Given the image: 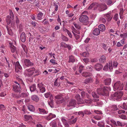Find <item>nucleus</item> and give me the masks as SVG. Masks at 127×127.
Segmentation results:
<instances>
[{
    "label": "nucleus",
    "instance_id": "obj_12",
    "mask_svg": "<svg viewBox=\"0 0 127 127\" xmlns=\"http://www.w3.org/2000/svg\"><path fill=\"white\" fill-rule=\"evenodd\" d=\"M25 65L27 66L33 65V64L32 62L30 60L28 59H26L24 60V61Z\"/></svg>",
    "mask_w": 127,
    "mask_h": 127
},
{
    "label": "nucleus",
    "instance_id": "obj_20",
    "mask_svg": "<svg viewBox=\"0 0 127 127\" xmlns=\"http://www.w3.org/2000/svg\"><path fill=\"white\" fill-rule=\"evenodd\" d=\"M111 79L110 78H108L105 80L104 82L105 85H110L111 82Z\"/></svg>",
    "mask_w": 127,
    "mask_h": 127
},
{
    "label": "nucleus",
    "instance_id": "obj_37",
    "mask_svg": "<svg viewBox=\"0 0 127 127\" xmlns=\"http://www.w3.org/2000/svg\"><path fill=\"white\" fill-rule=\"evenodd\" d=\"M89 55V53L86 52H84L82 54V56L85 57H88Z\"/></svg>",
    "mask_w": 127,
    "mask_h": 127
},
{
    "label": "nucleus",
    "instance_id": "obj_59",
    "mask_svg": "<svg viewBox=\"0 0 127 127\" xmlns=\"http://www.w3.org/2000/svg\"><path fill=\"white\" fill-rule=\"evenodd\" d=\"M110 121L112 123L114 124V126L116 125V126H117V124L115 121H114L113 120H111Z\"/></svg>",
    "mask_w": 127,
    "mask_h": 127
},
{
    "label": "nucleus",
    "instance_id": "obj_28",
    "mask_svg": "<svg viewBox=\"0 0 127 127\" xmlns=\"http://www.w3.org/2000/svg\"><path fill=\"white\" fill-rule=\"evenodd\" d=\"M106 57L104 56H102L99 59V61L100 62L103 63L105 61Z\"/></svg>",
    "mask_w": 127,
    "mask_h": 127
},
{
    "label": "nucleus",
    "instance_id": "obj_30",
    "mask_svg": "<svg viewBox=\"0 0 127 127\" xmlns=\"http://www.w3.org/2000/svg\"><path fill=\"white\" fill-rule=\"evenodd\" d=\"M73 56H71L69 57V63L72 62L73 63L75 61V59L73 58Z\"/></svg>",
    "mask_w": 127,
    "mask_h": 127
},
{
    "label": "nucleus",
    "instance_id": "obj_24",
    "mask_svg": "<svg viewBox=\"0 0 127 127\" xmlns=\"http://www.w3.org/2000/svg\"><path fill=\"white\" fill-rule=\"evenodd\" d=\"M10 48L11 51L12 53L14 52L16 48L14 46V45L12 44L11 43H10Z\"/></svg>",
    "mask_w": 127,
    "mask_h": 127
},
{
    "label": "nucleus",
    "instance_id": "obj_26",
    "mask_svg": "<svg viewBox=\"0 0 127 127\" xmlns=\"http://www.w3.org/2000/svg\"><path fill=\"white\" fill-rule=\"evenodd\" d=\"M62 121L65 127H69L68 123H67V121L65 119L63 118L62 119Z\"/></svg>",
    "mask_w": 127,
    "mask_h": 127
},
{
    "label": "nucleus",
    "instance_id": "obj_38",
    "mask_svg": "<svg viewBox=\"0 0 127 127\" xmlns=\"http://www.w3.org/2000/svg\"><path fill=\"white\" fill-rule=\"evenodd\" d=\"M23 27L22 24H20L19 26V33L23 31Z\"/></svg>",
    "mask_w": 127,
    "mask_h": 127
},
{
    "label": "nucleus",
    "instance_id": "obj_14",
    "mask_svg": "<svg viewBox=\"0 0 127 127\" xmlns=\"http://www.w3.org/2000/svg\"><path fill=\"white\" fill-rule=\"evenodd\" d=\"M20 38L22 42H25L26 39V35L25 32H23L21 34Z\"/></svg>",
    "mask_w": 127,
    "mask_h": 127
},
{
    "label": "nucleus",
    "instance_id": "obj_51",
    "mask_svg": "<svg viewBox=\"0 0 127 127\" xmlns=\"http://www.w3.org/2000/svg\"><path fill=\"white\" fill-rule=\"evenodd\" d=\"M73 34L76 39H78L79 38V36L78 34L73 32Z\"/></svg>",
    "mask_w": 127,
    "mask_h": 127
},
{
    "label": "nucleus",
    "instance_id": "obj_7",
    "mask_svg": "<svg viewBox=\"0 0 127 127\" xmlns=\"http://www.w3.org/2000/svg\"><path fill=\"white\" fill-rule=\"evenodd\" d=\"M55 98L58 100V102H57V103L58 104L62 103L65 100L62 95H58L55 96Z\"/></svg>",
    "mask_w": 127,
    "mask_h": 127
},
{
    "label": "nucleus",
    "instance_id": "obj_2",
    "mask_svg": "<svg viewBox=\"0 0 127 127\" xmlns=\"http://www.w3.org/2000/svg\"><path fill=\"white\" fill-rule=\"evenodd\" d=\"M9 15L7 16L6 19V22L8 25H9L11 23V20H13L14 18L13 13L11 10L10 12ZM11 27L10 25H7L6 26L7 29H11Z\"/></svg>",
    "mask_w": 127,
    "mask_h": 127
},
{
    "label": "nucleus",
    "instance_id": "obj_35",
    "mask_svg": "<svg viewBox=\"0 0 127 127\" xmlns=\"http://www.w3.org/2000/svg\"><path fill=\"white\" fill-rule=\"evenodd\" d=\"M43 13L42 12L39 13L37 15V18L39 20L41 19V17L43 15Z\"/></svg>",
    "mask_w": 127,
    "mask_h": 127
},
{
    "label": "nucleus",
    "instance_id": "obj_52",
    "mask_svg": "<svg viewBox=\"0 0 127 127\" xmlns=\"http://www.w3.org/2000/svg\"><path fill=\"white\" fill-rule=\"evenodd\" d=\"M112 3V1L111 0H107V4L108 5H110Z\"/></svg>",
    "mask_w": 127,
    "mask_h": 127
},
{
    "label": "nucleus",
    "instance_id": "obj_44",
    "mask_svg": "<svg viewBox=\"0 0 127 127\" xmlns=\"http://www.w3.org/2000/svg\"><path fill=\"white\" fill-rule=\"evenodd\" d=\"M58 78H57L55 81L53 85L55 86H57L59 84V83L58 82Z\"/></svg>",
    "mask_w": 127,
    "mask_h": 127
},
{
    "label": "nucleus",
    "instance_id": "obj_56",
    "mask_svg": "<svg viewBox=\"0 0 127 127\" xmlns=\"http://www.w3.org/2000/svg\"><path fill=\"white\" fill-rule=\"evenodd\" d=\"M20 95L21 96V97H25L26 96L27 94H26L25 93H23L21 94Z\"/></svg>",
    "mask_w": 127,
    "mask_h": 127
},
{
    "label": "nucleus",
    "instance_id": "obj_46",
    "mask_svg": "<svg viewBox=\"0 0 127 127\" xmlns=\"http://www.w3.org/2000/svg\"><path fill=\"white\" fill-rule=\"evenodd\" d=\"M62 40L64 41H67L68 40V38L65 36H63L62 37Z\"/></svg>",
    "mask_w": 127,
    "mask_h": 127
},
{
    "label": "nucleus",
    "instance_id": "obj_27",
    "mask_svg": "<svg viewBox=\"0 0 127 127\" xmlns=\"http://www.w3.org/2000/svg\"><path fill=\"white\" fill-rule=\"evenodd\" d=\"M100 7L102 9L101 11H104L107 9V5L105 4H102L100 6Z\"/></svg>",
    "mask_w": 127,
    "mask_h": 127
},
{
    "label": "nucleus",
    "instance_id": "obj_42",
    "mask_svg": "<svg viewBox=\"0 0 127 127\" xmlns=\"http://www.w3.org/2000/svg\"><path fill=\"white\" fill-rule=\"evenodd\" d=\"M8 33L10 35H12V30L11 29H7Z\"/></svg>",
    "mask_w": 127,
    "mask_h": 127
},
{
    "label": "nucleus",
    "instance_id": "obj_17",
    "mask_svg": "<svg viewBox=\"0 0 127 127\" xmlns=\"http://www.w3.org/2000/svg\"><path fill=\"white\" fill-rule=\"evenodd\" d=\"M81 75L84 77H87L91 76L92 74L91 73L89 72L85 71L83 72Z\"/></svg>",
    "mask_w": 127,
    "mask_h": 127
},
{
    "label": "nucleus",
    "instance_id": "obj_53",
    "mask_svg": "<svg viewBox=\"0 0 127 127\" xmlns=\"http://www.w3.org/2000/svg\"><path fill=\"white\" fill-rule=\"evenodd\" d=\"M86 94L85 92L84 91L82 92H81V95L82 98H84Z\"/></svg>",
    "mask_w": 127,
    "mask_h": 127
},
{
    "label": "nucleus",
    "instance_id": "obj_41",
    "mask_svg": "<svg viewBox=\"0 0 127 127\" xmlns=\"http://www.w3.org/2000/svg\"><path fill=\"white\" fill-rule=\"evenodd\" d=\"M86 68L91 72L93 70V67L91 66H87Z\"/></svg>",
    "mask_w": 127,
    "mask_h": 127
},
{
    "label": "nucleus",
    "instance_id": "obj_43",
    "mask_svg": "<svg viewBox=\"0 0 127 127\" xmlns=\"http://www.w3.org/2000/svg\"><path fill=\"white\" fill-rule=\"evenodd\" d=\"M40 92L42 93H43L45 92L46 91V89L44 87H42L39 89Z\"/></svg>",
    "mask_w": 127,
    "mask_h": 127
},
{
    "label": "nucleus",
    "instance_id": "obj_55",
    "mask_svg": "<svg viewBox=\"0 0 127 127\" xmlns=\"http://www.w3.org/2000/svg\"><path fill=\"white\" fill-rule=\"evenodd\" d=\"M100 20L104 23H105L106 22V20L104 18H101L100 19Z\"/></svg>",
    "mask_w": 127,
    "mask_h": 127
},
{
    "label": "nucleus",
    "instance_id": "obj_62",
    "mask_svg": "<svg viewBox=\"0 0 127 127\" xmlns=\"http://www.w3.org/2000/svg\"><path fill=\"white\" fill-rule=\"evenodd\" d=\"M125 111L124 110H119L118 111V113L119 114H121L122 113H125Z\"/></svg>",
    "mask_w": 127,
    "mask_h": 127
},
{
    "label": "nucleus",
    "instance_id": "obj_6",
    "mask_svg": "<svg viewBox=\"0 0 127 127\" xmlns=\"http://www.w3.org/2000/svg\"><path fill=\"white\" fill-rule=\"evenodd\" d=\"M123 95V93L121 91L117 92L114 94V99L116 100H118L121 98Z\"/></svg>",
    "mask_w": 127,
    "mask_h": 127
},
{
    "label": "nucleus",
    "instance_id": "obj_16",
    "mask_svg": "<svg viewBox=\"0 0 127 127\" xmlns=\"http://www.w3.org/2000/svg\"><path fill=\"white\" fill-rule=\"evenodd\" d=\"M50 101L48 102V104L51 108H54V102L53 100V97L51 96L49 99Z\"/></svg>",
    "mask_w": 127,
    "mask_h": 127
},
{
    "label": "nucleus",
    "instance_id": "obj_11",
    "mask_svg": "<svg viewBox=\"0 0 127 127\" xmlns=\"http://www.w3.org/2000/svg\"><path fill=\"white\" fill-rule=\"evenodd\" d=\"M94 67L96 70L99 71L102 69L103 66L101 64L98 63L95 64L94 66Z\"/></svg>",
    "mask_w": 127,
    "mask_h": 127
},
{
    "label": "nucleus",
    "instance_id": "obj_29",
    "mask_svg": "<svg viewBox=\"0 0 127 127\" xmlns=\"http://www.w3.org/2000/svg\"><path fill=\"white\" fill-rule=\"evenodd\" d=\"M92 95L93 98H98L99 97V96L97 95L96 93L95 92H93L92 93Z\"/></svg>",
    "mask_w": 127,
    "mask_h": 127
},
{
    "label": "nucleus",
    "instance_id": "obj_33",
    "mask_svg": "<svg viewBox=\"0 0 127 127\" xmlns=\"http://www.w3.org/2000/svg\"><path fill=\"white\" fill-rule=\"evenodd\" d=\"M93 100L91 98H89L88 99H85L84 101L86 103H91L92 102Z\"/></svg>",
    "mask_w": 127,
    "mask_h": 127
},
{
    "label": "nucleus",
    "instance_id": "obj_3",
    "mask_svg": "<svg viewBox=\"0 0 127 127\" xmlns=\"http://www.w3.org/2000/svg\"><path fill=\"white\" fill-rule=\"evenodd\" d=\"M124 85L123 83L120 81H117L114 85V90L115 91L116 90H121L123 89Z\"/></svg>",
    "mask_w": 127,
    "mask_h": 127
},
{
    "label": "nucleus",
    "instance_id": "obj_47",
    "mask_svg": "<svg viewBox=\"0 0 127 127\" xmlns=\"http://www.w3.org/2000/svg\"><path fill=\"white\" fill-rule=\"evenodd\" d=\"M113 66L114 67H116L118 65V63L116 61H114L113 62Z\"/></svg>",
    "mask_w": 127,
    "mask_h": 127
},
{
    "label": "nucleus",
    "instance_id": "obj_32",
    "mask_svg": "<svg viewBox=\"0 0 127 127\" xmlns=\"http://www.w3.org/2000/svg\"><path fill=\"white\" fill-rule=\"evenodd\" d=\"M38 110L39 112L41 113H42L44 114H46L47 113V112L44 109H43L39 108H38Z\"/></svg>",
    "mask_w": 127,
    "mask_h": 127
},
{
    "label": "nucleus",
    "instance_id": "obj_13",
    "mask_svg": "<svg viewBox=\"0 0 127 127\" xmlns=\"http://www.w3.org/2000/svg\"><path fill=\"white\" fill-rule=\"evenodd\" d=\"M30 89L31 92H33L35 91L38 94V91L36 90V89L35 84L32 85L30 87Z\"/></svg>",
    "mask_w": 127,
    "mask_h": 127
},
{
    "label": "nucleus",
    "instance_id": "obj_48",
    "mask_svg": "<svg viewBox=\"0 0 127 127\" xmlns=\"http://www.w3.org/2000/svg\"><path fill=\"white\" fill-rule=\"evenodd\" d=\"M94 118L96 120H100L101 118V117L98 116H95Z\"/></svg>",
    "mask_w": 127,
    "mask_h": 127
},
{
    "label": "nucleus",
    "instance_id": "obj_25",
    "mask_svg": "<svg viewBox=\"0 0 127 127\" xmlns=\"http://www.w3.org/2000/svg\"><path fill=\"white\" fill-rule=\"evenodd\" d=\"M28 109L31 111L34 112L35 110L34 107L32 105H29L28 106Z\"/></svg>",
    "mask_w": 127,
    "mask_h": 127
},
{
    "label": "nucleus",
    "instance_id": "obj_58",
    "mask_svg": "<svg viewBox=\"0 0 127 127\" xmlns=\"http://www.w3.org/2000/svg\"><path fill=\"white\" fill-rule=\"evenodd\" d=\"M94 112L95 113L98 114H102V112H101L98 111V110H95V111Z\"/></svg>",
    "mask_w": 127,
    "mask_h": 127
},
{
    "label": "nucleus",
    "instance_id": "obj_63",
    "mask_svg": "<svg viewBox=\"0 0 127 127\" xmlns=\"http://www.w3.org/2000/svg\"><path fill=\"white\" fill-rule=\"evenodd\" d=\"M15 19L16 23L17 24H18L19 23V20L18 19V17L17 16H16Z\"/></svg>",
    "mask_w": 127,
    "mask_h": 127
},
{
    "label": "nucleus",
    "instance_id": "obj_54",
    "mask_svg": "<svg viewBox=\"0 0 127 127\" xmlns=\"http://www.w3.org/2000/svg\"><path fill=\"white\" fill-rule=\"evenodd\" d=\"M55 60L54 59H51L50 61V62L51 63L53 64H57L55 62Z\"/></svg>",
    "mask_w": 127,
    "mask_h": 127
},
{
    "label": "nucleus",
    "instance_id": "obj_19",
    "mask_svg": "<svg viewBox=\"0 0 127 127\" xmlns=\"http://www.w3.org/2000/svg\"><path fill=\"white\" fill-rule=\"evenodd\" d=\"M100 31L98 28H95L93 31V33L94 35H97L100 34Z\"/></svg>",
    "mask_w": 127,
    "mask_h": 127
},
{
    "label": "nucleus",
    "instance_id": "obj_10",
    "mask_svg": "<svg viewBox=\"0 0 127 127\" xmlns=\"http://www.w3.org/2000/svg\"><path fill=\"white\" fill-rule=\"evenodd\" d=\"M75 97L77 100L78 104H80L84 103V101L81 98L79 94H76Z\"/></svg>",
    "mask_w": 127,
    "mask_h": 127
},
{
    "label": "nucleus",
    "instance_id": "obj_34",
    "mask_svg": "<svg viewBox=\"0 0 127 127\" xmlns=\"http://www.w3.org/2000/svg\"><path fill=\"white\" fill-rule=\"evenodd\" d=\"M73 24L74 25L75 27L78 30H79L81 29V27L79 25L77 24L74 22L73 23Z\"/></svg>",
    "mask_w": 127,
    "mask_h": 127
},
{
    "label": "nucleus",
    "instance_id": "obj_57",
    "mask_svg": "<svg viewBox=\"0 0 127 127\" xmlns=\"http://www.w3.org/2000/svg\"><path fill=\"white\" fill-rule=\"evenodd\" d=\"M98 126L99 127H103L104 126V125L103 123H102L100 122H98L97 124Z\"/></svg>",
    "mask_w": 127,
    "mask_h": 127
},
{
    "label": "nucleus",
    "instance_id": "obj_40",
    "mask_svg": "<svg viewBox=\"0 0 127 127\" xmlns=\"http://www.w3.org/2000/svg\"><path fill=\"white\" fill-rule=\"evenodd\" d=\"M123 109L126 110L127 109V105L125 103H123L122 106H121Z\"/></svg>",
    "mask_w": 127,
    "mask_h": 127
},
{
    "label": "nucleus",
    "instance_id": "obj_31",
    "mask_svg": "<svg viewBox=\"0 0 127 127\" xmlns=\"http://www.w3.org/2000/svg\"><path fill=\"white\" fill-rule=\"evenodd\" d=\"M110 13H109L106 14V17L107 18V20L108 21H110L111 20L112 17L110 16Z\"/></svg>",
    "mask_w": 127,
    "mask_h": 127
},
{
    "label": "nucleus",
    "instance_id": "obj_15",
    "mask_svg": "<svg viewBox=\"0 0 127 127\" xmlns=\"http://www.w3.org/2000/svg\"><path fill=\"white\" fill-rule=\"evenodd\" d=\"M35 70V69L34 67L29 69H27L26 70L27 71L30 72V73H28V74L29 75V76H31L32 75L33 73H34L33 71H34Z\"/></svg>",
    "mask_w": 127,
    "mask_h": 127
},
{
    "label": "nucleus",
    "instance_id": "obj_8",
    "mask_svg": "<svg viewBox=\"0 0 127 127\" xmlns=\"http://www.w3.org/2000/svg\"><path fill=\"white\" fill-rule=\"evenodd\" d=\"M76 103V101L73 99H71L67 102V107H75V105Z\"/></svg>",
    "mask_w": 127,
    "mask_h": 127
},
{
    "label": "nucleus",
    "instance_id": "obj_64",
    "mask_svg": "<svg viewBox=\"0 0 127 127\" xmlns=\"http://www.w3.org/2000/svg\"><path fill=\"white\" fill-rule=\"evenodd\" d=\"M78 114L79 115H81L82 116H83L84 115V113L82 112H78Z\"/></svg>",
    "mask_w": 127,
    "mask_h": 127
},
{
    "label": "nucleus",
    "instance_id": "obj_1",
    "mask_svg": "<svg viewBox=\"0 0 127 127\" xmlns=\"http://www.w3.org/2000/svg\"><path fill=\"white\" fill-rule=\"evenodd\" d=\"M111 89L109 87H104L102 88H99L97 89L98 95L103 96H108L109 94V91Z\"/></svg>",
    "mask_w": 127,
    "mask_h": 127
},
{
    "label": "nucleus",
    "instance_id": "obj_23",
    "mask_svg": "<svg viewBox=\"0 0 127 127\" xmlns=\"http://www.w3.org/2000/svg\"><path fill=\"white\" fill-rule=\"evenodd\" d=\"M56 116L55 114H53L52 113H50L49 115L47 118V119L48 120H50L52 119L55 117Z\"/></svg>",
    "mask_w": 127,
    "mask_h": 127
},
{
    "label": "nucleus",
    "instance_id": "obj_45",
    "mask_svg": "<svg viewBox=\"0 0 127 127\" xmlns=\"http://www.w3.org/2000/svg\"><path fill=\"white\" fill-rule=\"evenodd\" d=\"M67 44L65 43L62 42L61 43V46L63 47H64L65 48H66L67 47Z\"/></svg>",
    "mask_w": 127,
    "mask_h": 127
},
{
    "label": "nucleus",
    "instance_id": "obj_4",
    "mask_svg": "<svg viewBox=\"0 0 127 127\" xmlns=\"http://www.w3.org/2000/svg\"><path fill=\"white\" fill-rule=\"evenodd\" d=\"M79 20L81 22L87 24L88 23V17L86 15H82L79 18Z\"/></svg>",
    "mask_w": 127,
    "mask_h": 127
},
{
    "label": "nucleus",
    "instance_id": "obj_49",
    "mask_svg": "<svg viewBox=\"0 0 127 127\" xmlns=\"http://www.w3.org/2000/svg\"><path fill=\"white\" fill-rule=\"evenodd\" d=\"M51 95V93L50 92L47 93L45 94L44 95L45 97L47 98L49 97Z\"/></svg>",
    "mask_w": 127,
    "mask_h": 127
},
{
    "label": "nucleus",
    "instance_id": "obj_5",
    "mask_svg": "<svg viewBox=\"0 0 127 127\" xmlns=\"http://www.w3.org/2000/svg\"><path fill=\"white\" fill-rule=\"evenodd\" d=\"M13 88V91L16 93H19V94L21 93V87L19 84L17 85H13L12 86Z\"/></svg>",
    "mask_w": 127,
    "mask_h": 127
},
{
    "label": "nucleus",
    "instance_id": "obj_36",
    "mask_svg": "<svg viewBox=\"0 0 127 127\" xmlns=\"http://www.w3.org/2000/svg\"><path fill=\"white\" fill-rule=\"evenodd\" d=\"M25 119L27 120H28L29 119H32V117L30 115H25L24 116Z\"/></svg>",
    "mask_w": 127,
    "mask_h": 127
},
{
    "label": "nucleus",
    "instance_id": "obj_22",
    "mask_svg": "<svg viewBox=\"0 0 127 127\" xmlns=\"http://www.w3.org/2000/svg\"><path fill=\"white\" fill-rule=\"evenodd\" d=\"M93 79L91 77H90L89 78L86 79L84 81V83L87 84L89 83L93 82Z\"/></svg>",
    "mask_w": 127,
    "mask_h": 127
},
{
    "label": "nucleus",
    "instance_id": "obj_18",
    "mask_svg": "<svg viewBox=\"0 0 127 127\" xmlns=\"http://www.w3.org/2000/svg\"><path fill=\"white\" fill-rule=\"evenodd\" d=\"M98 30L101 31H104L105 30V27L103 24L100 25L98 26Z\"/></svg>",
    "mask_w": 127,
    "mask_h": 127
},
{
    "label": "nucleus",
    "instance_id": "obj_61",
    "mask_svg": "<svg viewBox=\"0 0 127 127\" xmlns=\"http://www.w3.org/2000/svg\"><path fill=\"white\" fill-rule=\"evenodd\" d=\"M13 97L16 98H19L21 97V96H20V95H16L14 94L13 95Z\"/></svg>",
    "mask_w": 127,
    "mask_h": 127
},
{
    "label": "nucleus",
    "instance_id": "obj_60",
    "mask_svg": "<svg viewBox=\"0 0 127 127\" xmlns=\"http://www.w3.org/2000/svg\"><path fill=\"white\" fill-rule=\"evenodd\" d=\"M89 60L88 58H85L83 59V60L86 63H87L89 62Z\"/></svg>",
    "mask_w": 127,
    "mask_h": 127
},
{
    "label": "nucleus",
    "instance_id": "obj_50",
    "mask_svg": "<svg viewBox=\"0 0 127 127\" xmlns=\"http://www.w3.org/2000/svg\"><path fill=\"white\" fill-rule=\"evenodd\" d=\"M44 85L42 84V83H39L37 85L38 87L40 89L44 87L43 86Z\"/></svg>",
    "mask_w": 127,
    "mask_h": 127
},
{
    "label": "nucleus",
    "instance_id": "obj_39",
    "mask_svg": "<svg viewBox=\"0 0 127 127\" xmlns=\"http://www.w3.org/2000/svg\"><path fill=\"white\" fill-rule=\"evenodd\" d=\"M96 3H92L90 5V6L88 7V9H92V8L95 5V4Z\"/></svg>",
    "mask_w": 127,
    "mask_h": 127
},
{
    "label": "nucleus",
    "instance_id": "obj_9",
    "mask_svg": "<svg viewBox=\"0 0 127 127\" xmlns=\"http://www.w3.org/2000/svg\"><path fill=\"white\" fill-rule=\"evenodd\" d=\"M109 64L107 63L106 64L105 66L103 68V70L105 71L107 70L109 68L110 70H111L113 69V67L112 66V61H110L109 62Z\"/></svg>",
    "mask_w": 127,
    "mask_h": 127
},
{
    "label": "nucleus",
    "instance_id": "obj_21",
    "mask_svg": "<svg viewBox=\"0 0 127 127\" xmlns=\"http://www.w3.org/2000/svg\"><path fill=\"white\" fill-rule=\"evenodd\" d=\"M31 99L35 102H38L39 100V98L38 97L35 95H32L31 96Z\"/></svg>",
    "mask_w": 127,
    "mask_h": 127
}]
</instances>
